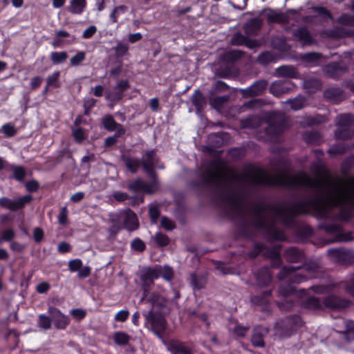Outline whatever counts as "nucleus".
I'll return each instance as SVG.
<instances>
[{
	"label": "nucleus",
	"instance_id": "nucleus-1",
	"mask_svg": "<svg viewBox=\"0 0 354 354\" xmlns=\"http://www.w3.org/2000/svg\"><path fill=\"white\" fill-rule=\"evenodd\" d=\"M235 178L247 182L253 185H266L269 187H283L290 189L304 186L315 189L317 195L306 201L294 202L286 207L290 215L284 216V223L291 225L299 216L309 215L311 210L314 212L327 202L333 196V194L326 198L324 196V182L321 179H314L304 171L297 175L288 176L286 172H282L273 176L261 167L253 164H248L244 167V172L236 174Z\"/></svg>",
	"mask_w": 354,
	"mask_h": 354
},
{
	"label": "nucleus",
	"instance_id": "nucleus-2",
	"mask_svg": "<svg viewBox=\"0 0 354 354\" xmlns=\"http://www.w3.org/2000/svg\"><path fill=\"white\" fill-rule=\"evenodd\" d=\"M272 211L276 217L288 228H292L295 225L294 221L291 225H286L284 223V216H288L290 213L286 207L277 205L260 203L254 205L252 209V214L254 221L252 225L257 229L264 230L266 237L271 241H285L287 240L286 235L283 230L278 229L274 223L268 222L264 216L266 211Z\"/></svg>",
	"mask_w": 354,
	"mask_h": 354
},
{
	"label": "nucleus",
	"instance_id": "nucleus-3",
	"mask_svg": "<svg viewBox=\"0 0 354 354\" xmlns=\"http://www.w3.org/2000/svg\"><path fill=\"white\" fill-rule=\"evenodd\" d=\"M348 181L350 187H337L333 192V196L328 203L331 207H340L337 215V219L342 221H350L353 217L352 207L354 208V176L349 177Z\"/></svg>",
	"mask_w": 354,
	"mask_h": 354
},
{
	"label": "nucleus",
	"instance_id": "nucleus-4",
	"mask_svg": "<svg viewBox=\"0 0 354 354\" xmlns=\"http://www.w3.org/2000/svg\"><path fill=\"white\" fill-rule=\"evenodd\" d=\"M301 266H284L277 274L279 280L287 281L279 286L278 288L279 295L283 297L292 295L296 292L295 284H299L306 281L308 279L306 274L296 272L301 269Z\"/></svg>",
	"mask_w": 354,
	"mask_h": 354
},
{
	"label": "nucleus",
	"instance_id": "nucleus-5",
	"mask_svg": "<svg viewBox=\"0 0 354 354\" xmlns=\"http://www.w3.org/2000/svg\"><path fill=\"white\" fill-rule=\"evenodd\" d=\"M263 122L267 124L264 132L272 138H276L281 136L286 127V118L279 111H274L266 113L263 117Z\"/></svg>",
	"mask_w": 354,
	"mask_h": 354
},
{
	"label": "nucleus",
	"instance_id": "nucleus-6",
	"mask_svg": "<svg viewBox=\"0 0 354 354\" xmlns=\"http://www.w3.org/2000/svg\"><path fill=\"white\" fill-rule=\"evenodd\" d=\"M144 317L145 325H147V328L163 342L165 340L164 337L167 328V322L165 318L152 309L145 314Z\"/></svg>",
	"mask_w": 354,
	"mask_h": 354
},
{
	"label": "nucleus",
	"instance_id": "nucleus-7",
	"mask_svg": "<svg viewBox=\"0 0 354 354\" xmlns=\"http://www.w3.org/2000/svg\"><path fill=\"white\" fill-rule=\"evenodd\" d=\"M318 229L324 231L327 234L334 236L333 241H348L353 240V237L351 232H344L343 227L339 224L330 223L327 221L320 222Z\"/></svg>",
	"mask_w": 354,
	"mask_h": 354
},
{
	"label": "nucleus",
	"instance_id": "nucleus-8",
	"mask_svg": "<svg viewBox=\"0 0 354 354\" xmlns=\"http://www.w3.org/2000/svg\"><path fill=\"white\" fill-rule=\"evenodd\" d=\"M198 177L201 181L192 180L189 183V186L194 189L207 187L217 183L221 180V175L216 171L207 169L204 172H199Z\"/></svg>",
	"mask_w": 354,
	"mask_h": 354
},
{
	"label": "nucleus",
	"instance_id": "nucleus-9",
	"mask_svg": "<svg viewBox=\"0 0 354 354\" xmlns=\"http://www.w3.org/2000/svg\"><path fill=\"white\" fill-rule=\"evenodd\" d=\"M32 200V196L30 194L21 196L15 201L3 196L0 198V206L10 212H17L23 209L28 204L30 203Z\"/></svg>",
	"mask_w": 354,
	"mask_h": 354
},
{
	"label": "nucleus",
	"instance_id": "nucleus-10",
	"mask_svg": "<svg viewBox=\"0 0 354 354\" xmlns=\"http://www.w3.org/2000/svg\"><path fill=\"white\" fill-rule=\"evenodd\" d=\"M328 257L335 262L342 265L354 263V252L345 248H333L327 252Z\"/></svg>",
	"mask_w": 354,
	"mask_h": 354
},
{
	"label": "nucleus",
	"instance_id": "nucleus-11",
	"mask_svg": "<svg viewBox=\"0 0 354 354\" xmlns=\"http://www.w3.org/2000/svg\"><path fill=\"white\" fill-rule=\"evenodd\" d=\"M324 308L333 310H342L351 306V301L335 295H329L323 298Z\"/></svg>",
	"mask_w": 354,
	"mask_h": 354
},
{
	"label": "nucleus",
	"instance_id": "nucleus-12",
	"mask_svg": "<svg viewBox=\"0 0 354 354\" xmlns=\"http://www.w3.org/2000/svg\"><path fill=\"white\" fill-rule=\"evenodd\" d=\"M295 87V83L290 80H277L271 84L269 91L274 96L279 98L286 94L290 93Z\"/></svg>",
	"mask_w": 354,
	"mask_h": 354
},
{
	"label": "nucleus",
	"instance_id": "nucleus-13",
	"mask_svg": "<svg viewBox=\"0 0 354 354\" xmlns=\"http://www.w3.org/2000/svg\"><path fill=\"white\" fill-rule=\"evenodd\" d=\"M48 313L50 315L52 322L57 329L64 330L70 324L71 319L68 315L62 313V311L54 306H49Z\"/></svg>",
	"mask_w": 354,
	"mask_h": 354
},
{
	"label": "nucleus",
	"instance_id": "nucleus-14",
	"mask_svg": "<svg viewBox=\"0 0 354 354\" xmlns=\"http://www.w3.org/2000/svg\"><path fill=\"white\" fill-rule=\"evenodd\" d=\"M157 182L156 180L153 179V181L151 183H147L145 182L141 178H136L135 180H133L129 185H128V189L133 192L135 193L138 192H144L147 194H152L155 192L156 188L155 186L156 185Z\"/></svg>",
	"mask_w": 354,
	"mask_h": 354
},
{
	"label": "nucleus",
	"instance_id": "nucleus-15",
	"mask_svg": "<svg viewBox=\"0 0 354 354\" xmlns=\"http://www.w3.org/2000/svg\"><path fill=\"white\" fill-rule=\"evenodd\" d=\"M268 333V328L261 325L255 326L250 337L252 345L255 348H263L266 345L264 338Z\"/></svg>",
	"mask_w": 354,
	"mask_h": 354
},
{
	"label": "nucleus",
	"instance_id": "nucleus-16",
	"mask_svg": "<svg viewBox=\"0 0 354 354\" xmlns=\"http://www.w3.org/2000/svg\"><path fill=\"white\" fill-rule=\"evenodd\" d=\"M268 86V82L264 80L255 81L252 85L242 89L241 93L244 98L261 95Z\"/></svg>",
	"mask_w": 354,
	"mask_h": 354
},
{
	"label": "nucleus",
	"instance_id": "nucleus-17",
	"mask_svg": "<svg viewBox=\"0 0 354 354\" xmlns=\"http://www.w3.org/2000/svg\"><path fill=\"white\" fill-rule=\"evenodd\" d=\"M156 155L155 149L147 151L145 153V157L140 160L143 170L146 172V174L153 179L157 180V174L154 171V160Z\"/></svg>",
	"mask_w": 354,
	"mask_h": 354
},
{
	"label": "nucleus",
	"instance_id": "nucleus-18",
	"mask_svg": "<svg viewBox=\"0 0 354 354\" xmlns=\"http://www.w3.org/2000/svg\"><path fill=\"white\" fill-rule=\"evenodd\" d=\"M283 258L288 263H301L306 261V254L304 252L299 248L290 246L284 250Z\"/></svg>",
	"mask_w": 354,
	"mask_h": 354
},
{
	"label": "nucleus",
	"instance_id": "nucleus-19",
	"mask_svg": "<svg viewBox=\"0 0 354 354\" xmlns=\"http://www.w3.org/2000/svg\"><path fill=\"white\" fill-rule=\"evenodd\" d=\"M163 344L171 354H192V349L187 346L184 342L178 339L165 340Z\"/></svg>",
	"mask_w": 354,
	"mask_h": 354
},
{
	"label": "nucleus",
	"instance_id": "nucleus-20",
	"mask_svg": "<svg viewBox=\"0 0 354 354\" xmlns=\"http://www.w3.org/2000/svg\"><path fill=\"white\" fill-rule=\"evenodd\" d=\"M283 326L288 328L286 332L284 333L286 336H290L293 333L296 332L297 329L302 327L304 322L302 318L299 315H293L286 317L282 322Z\"/></svg>",
	"mask_w": 354,
	"mask_h": 354
},
{
	"label": "nucleus",
	"instance_id": "nucleus-21",
	"mask_svg": "<svg viewBox=\"0 0 354 354\" xmlns=\"http://www.w3.org/2000/svg\"><path fill=\"white\" fill-rule=\"evenodd\" d=\"M347 71V68L339 62H331L324 68V73L330 78L338 79Z\"/></svg>",
	"mask_w": 354,
	"mask_h": 354
},
{
	"label": "nucleus",
	"instance_id": "nucleus-22",
	"mask_svg": "<svg viewBox=\"0 0 354 354\" xmlns=\"http://www.w3.org/2000/svg\"><path fill=\"white\" fill-rule=\"evenodd\" d=\"M222 202L232 205L234 209L240 210L242 209V200L234 189H230L220 196Z\"/></svg>",
	"mask_w": 354,
	"mask_h": 354
},
{
	"label": "nucleus",
	"instance_id": "nucleus-23",
	"mask_svg": "<svg viewBox=\"0 0 354 354\" xmlns=\"http://www.w3.org/2000/svg\"><path fill=\"white\" fill-rule=\"evenodd\" d=\"M255 279L259 287L268 286L272 279L270 268L267 266L260 268L255 273Z\"/></svg>",
	"mask_w": 354,
	"mask_h": 354
},
{
	"label": "nucleus",
	"instance_id": "nucleus-24",
	"mask_svg": "<svg viewBox=\"0 0 354 354\" xmlns=\"http://www.w3.org/2000/svg\"><path fill=\"white\" fill-rule=\"evenodd\" d=\"M272 296V290H265L260 295H253L250 298L251 303L254 306L262 307L263 310L269 309L270 298Z\"/></svg>",
	"mask_w": 354,
	"mask_h": 354
},
{
	"label": "nucleus",
	"instance_id": "nucleus-25",
	"mask_svg": "<svg viewBox=\"0 0 354 354\" xmlns=\"http://www.w3.org/2000/svg\"><path fill=\"white\" fill-rule=\"evenodd\" d=\"M295 227L294 234L299 242H304L309 239L313 234V230L308 225H299L293 226Z\"/></svg>",
	"mask_w": 354,
	"mask_h": 354
},
{
	"label": "nucleus",
	"instance_id": "nucleus-26",
	"mask_svg": "<svg viewBox=\"0 0 354 354\" xmlns=\"http://www.w3.org/2000/svg\"><path fill=\"white\" fill-rule=\"evenodd\" d=\"M152 307L163 308L167 306V299L158 291L151 292L145 299Z\"/></svg>",
	"mask_w": 354,
	"mask_h": 354
},
{
	"label": "nucleus",
	"instance_id": "nucleus-27",
	"mask_svg": "<svg viewBox=\"0 0 354 354\" xmlns=\"http://www.w3.org/2000/svg\"><path fill=\"white\" fill-rule=\"evenodd\" d=\"M300 306L305 309L310 310H324L323 299L312 296L300 302Z\"/></svg>",
	"mask_w": 354,
	"mask_h": 354
},
{
	"label": "nucleus",
	"instance_id": "nucleus-28",
	"mask_svg": "<svg viewBox=\"0 0 354 354\" xmlns=\"http://www.w3.org/2000/svg\"><path fill=\"white\" fill-rule=\"evenodd\" d=\"M120 158L128 171L131 174H136L140 166H142L141 160L138 158L123 153L121 155Z\"/></svg>",
	"mask_w": 354,
	"mask_h": 354
},
{
	"label": "nucleus",
	"instance_id": "nucleus-29",
	"mask_svg": "<svg viewBox=\"0 0 354 354\" xmlns=\"http://www.w3.org/2000/svg\"><path fill=\"white\" fill-rule=\"evenodd\" d=\"M263 122V118L258 115H250L241 120V126L243 129H256L260 127Z\"/></svg>",
	"mask_w": 354,
	"mask_h": 354
},
{
	"label": "nucleus",
	"instance_id": "nucleus-30",
	"mask_svg": "<svg viewBox=\"0 0 354 354\" xmlns=\"http://www.w3.org/2000/svg\"><path fill=\"white\" fill-rule=\"evenodd\" d=\"M131 85L127 80H120L113 87L112 96L115 100H121L124 97V92L130 88Z\"/></svg>",
	"mask_w": 354,
	"mask_h": 354
},
{
	"label": "nucleus",
	"instance_id": "nucleus-31",
	"mask_svg": "<svg viewBox=\"0 0 354 354\" xmlns=\"http://www.w3.org/2000/svg\"><path fill=\"white\" fill-rule=\"evenodd\" d=\"M191 101L192 104L194 106L197 113H201L207 104L205 97L203 95L202 92L198 89L196 90L193 93L191 97Z\"/></svg>",
	"mask_w": 354,
	"mask_h": 354
},
{
	"label": "nucleus",
	"instance_id": "nucleus-32",
	"mask_svg": "<svg viewBox=\"0 0 354 354\" xmlns=\"http://www.w3.org/2000/svg\"><path fill=\"white\" fill-rule=\"evenodd\" d=\"M262 27V21L259 18H252L250 19L245 26V32L246 35L257 36Z\"/></svg>",
	"mask_w": 354,
	"mask_h": 354
},
{
	"label": "nucleus",
	"instance_id": "nucleus-33",
	"mask_svg": "<svg viewBox=\"0 0 354 354\" xmlns=\"http://www.w3.org/2000/svg\"><path fill=\"white\" fill-rule=\"evenodd\" d=\"M123 223L124 227L129 231L136 230L139 226L137 216L131 209L126 212Z\"/></svg>",
	"mask_w": 354,
	"mask_h": 354
},
{
	"label": "nucleus",
	"instance_id": "nucleus-34",
	"mask_svg": "<svg viewBox=\"0 0 354 354\" xmlns=\"http://www.w3.org/2000/svg\"><path fill=\"white\" fill-rule=\"evenodd\" d=\"M6 171L12 172V178L18 182H23L26 176V170L22 165H8Z\"/></svg>",
	"mask_w": 354,
	"mask_h": 354
},
{
	"label": "nucleus",
	"instance_id": "nucleus-35",
	"mask_svg": "<svg viewBox=\"0 0 354 354\" xmlns=\"http://www.w3.org/2000/svg\"><path fill=\"white\" fill-rule=\"evenodd\" d=\"M293 35L298 39L299 41L306 45H310L313 43V38L310 35L308 28L305 26L295 30Z\"/></svg>",
	"mask_w": 354,
	"mask_h": 354
},
{
	"label": "nucleus",
	"instance_id": "nucleus-36",
	"mask_svg": "<svg viewBox=\"0 0 354 354\" xmlns=\"http://www.w3.org/2000/svg\"><path fill=\"white\" fill-rule=\"evenodd\" d=\"M324 95L326 98L338 103L342 101L344 98V93L343 90L339 88H329L324 91Z\"/></svg>",
	"mask_w": 354,
	"mask_h": 354
},
{
	"label": "nucleus",
	"instance_id": "nucleus-37",
	"mask_svg": "<svg viewBox=\"0 0 354 354\" xmlns=\"http://www.w3.org/2000/svg\"><path fill=\"white\" fill-rule=\"evenodd\" d=\"M160 278V271L155 267H146L142 270L140 275L141 281H149L151 282Z\"/></svg>",
	"mask_w": 354,
	"mask_h": 354
},
{
	"label": "nucleus",
	"instance_id": "nucleus-38",
	"mask_svg": "<svg viewBox=\"0 0 354 354\" xmlns=\"http://www.w3.org/2000/svg\"><path fill=\"white\" fill-rule=\"evenodd\" d=\"M243 55V53L241 50H230L222 55L221 59L223 62L233 64L239 60L242 57Z\"/></svg>",
	"mask_w": 354,
	"mask_h": 354
},
{
	"label": "nucleus",
	"instance_id": "nucleus-39",
	"mask_svg": "<svg viewBox=\"0 0 354 354\" xmlns=\"http://www.w3.org/2000/svg\"><path fill=\"white\" fill-rule=\"evenodd\" d=\"M190 283L194 290H199L205 287L207 278L204 275L194 272L190 275Z\"/></svg>",
	"mask_w": 354,
	"mask_h": 354
},
{
	"label": "nucleus",
	"instance_id": "nucleus-40",
	"mask_svg": "<svg viewBox=\"0 0 354 354\" xmlns=\"http://www.w3.org/2000/svg\"><path fill=\"white\" fill-rule=\"evenodd\" d=\"M86 7V0H71L68 11L73 15H81Z\"/></svg>",
	"mask_w": 354,
	"mask_h": 354
},
{
	"label": "nucleus",
	"instance_id": "nucleus-41",
	"mask_svg": "<svg viewBox=\"0 0 354 354\" xmlns=\"http://www.w3.org/2000/svg\"><path fill=\"white\" fill-rule=\"evenodd\" d=\"M278 76L288 78H297L298 72L292 66H281L276 70Z\"/></svg>",
	"mask_w": 354,
	"mask_h": 354
},
{
	"label": "nucleus",
	"instance_id": "nucleus-42",
	"mask_svg": "<svg viewBox=\"0 0 354 354\" xmlns=\"http://www.w3.org/2000/svg\"><path fill=\"white\" fill-rule=\"evenodd\" d=\"M304 87L307 93H315L322 89V84L317 78H310L304 81Z\"/></svg>",
	"mask_w": 354,
	"mask_h": 354
},
{
	"label": "nucleus",
	"instance_id": "nucleus-43",
	"mask_svg": "<svg viewBox=\"0 0 354 354\" xmlns=\"http://www.w3.org/2000/svg\"><path fill=\"white\" fill-rule=\"evenodd\" d=\"M281 246H274L268 250V253L272 261V266L274 268L279 267L282 263V260L281 257Z\"/></svg>",
	"mask_w": 354,
	"mask_h": 354
},
{
	"label": "nucleus",
	"instance_id": "nucleus-44",
	"mask_svg": "<svg viewBox=\"0 0 354 354\" xmlns=\"http://www.w3.org/2000/svg\"><path fill=\"white\" fill-rule=\"evenodd\" d=\"M286 102L290 106L292 110L298 111L306 106L307 100L304 96L299 95L293 99H288Z\"/></svg>",
	"mask_w": 354,
	"mask_h": 354
},
{
	"label": "nucleus",
	"instance_id": "nucleus-45",
	"mask_svg": "<svg viewBox=\"0 0 354 354\" xmlns=\"http://www.w3.org/2000/svg\"><path fill=\"white\" fill-rule=\"evenodd\" d=\"M337 126L350 128L354 125V116L351 113L341 114L337 117Z\"/></svg>",
	"mask_w": 354,
	"mask_h": 354
},
{
	"label": "nucleus",
	"instance_id": "nucleus-46",
	"mask_svg": "<svg viewBox=\"0 0 354 354\" xmlns=\"http://www.w3.org/2000/svg\"><path fill=\"white\" fill-rule=\"evenodd\" d=\"M303 139L308 144L317 145L320 142L322 136L317 131H308L303 134Z\"/></svg>",
	"mask_w": 354,
	"mask_h": 354
},
{
	"label": "nucleus",
	"instance_id": "nucleus-47",
	"mask_svg": "<svg viewBox=\"0 0 354 354\" xmlns=\"http://www.w3.org/2000/svg\"><path fill=\"white\" fill-rule=\"evenodd\" d=\"M342 333L346 342H354V320H347L345 322V329Z\"/></svg>",
	"mask_w": 354,
	"mask_h": 354
},
{
	"label": "nucleus",
	"instance_id": "nucleus-48",
	"mask_svg": "<svg viewBox=\"0 0 354 354\" xmlns=\"http://www.w3.org/2000/svg\"><path fill=\"white\" fill-rule=\"evenodd\" d=\"M102 124L103 127L108 131L112 132L117 129L118 123L113 116L111 114L104 115L102 119Z\"/></svg>",
	"mask_w": 354,
	"mask_h": 354
},
{
	"label": "nucleus",
	"instance_id": "nucleus-49",
	"mask_svg": "<svg viewBox=\"0 0 354 354\" xmlns=\"http://www.w3.org/2000/svg\"><path fill=\"white\" fill-rule=\"evenodd\" d=\"M354 136V132L351 131L350 128L339 127L335 131V138L336 140H349Z\"/></svg>",
	"mask_w": 354,
	"mask_h": 354
},
{
	"label": "nucleus",
	"instance_id": "nucleus-50",
	"mask_svg": "<svg viewBox=\"0 0 354 354\" xmlns=\"http://www.w3.org/2000/svg\"><path fill=\"white\" fill-rule=\"evenodd\" d=\"M157 268L160 271V277H162L165 281H171L174 276L173 268L169 265L158 266Z\"/></svg>",
	"mask_w": 354,
	"mask_h": 354
},
{
	"label": "nucleus",
	"instance_id": "nucleus-51",
	"mask_svg": "<svg viewBox=\"0 0 354 354\" xmlns=\"http://www.w3.org/2000/svg\"><path fill=\"white\" fill-rule=\"evenodd\" d=\"M59 77L60 71H54L51 75H49L46 80L47 87H53L55 88H60L61 83L59 82Z\"/></svg>",
	"mask_w": 354,
	"mask_h": 354
},
{
	"label": "nucleus",
	"instance_id": "nucleus-52",
	"mask_svg": "<svg viewBox=\"0 0 354 354\" xmlns=\"http://www.w3.org/2000/svg\"><path fill=\"white\" fill-rule=\"evenodd\" d=\"M129 46L127 44L118 41L115 46L113 47L116 58H122L128 54Z\"/></svg>",
	"mask_w": 354,
	"mask_h": 354
},
{
	"label": "nucleus",
	"instance_id": "nucleus-53",
	"mask_svg": "<svg viewBox=\"0 0 354 354\" xmlns=\"http://www.w3.org/2000/svg\"><path fill=\"white\" fill-rule=\"evenodd\" d=\"M329 207H332L329 204L325 203L315 211L316 215L318 218L323 220H328L330 217V209Z\"/></svg>",
	"mask_w": 354,
	"mask_h": 354
},
{
	"label": "nucleus",
	"instance_id": "nucleus-54",
	"mask_svg": "<svg viewBox=\"0 0 354 354\" xmlns=\"http://www.w3.org/2000/svg\"><path fill=\"white\" fill-rule=\"evenodd\" d=\"M113 338L114 342L119 346H125L130 340V336L127 333L122 331L115 332L113 334Z\"/></svg>",
	"mask_w": 354,
	"mask_h": 354
},
{
	"label": "nucleus",
	"instance_id": "nucleus-55",
	"mask_svg": "<svg viewBox=\"0 0 354 354\" xmlns=\"http://www.w3.org/2000/svg\"><path fill=\"white\" fill-rule=\"evenodd\" d=\"M128 10V7L124 5H120L113 8L109 15V20L112 24L118 22V18L120 15L125 13Z\"/></svg>",
	"mask_w": 354,
	"mask_h": 354
},
{
	"label": "nucleus",
	"instance_id": "nucleus-56",
	"mask_svg": "<svg viewBox=\"0 0 354 354\" xmlns=\"http://www.w3.org/2000/svg\"><path fill=\"white\" fill-rule=\"evenodd\" d=\"M68 57V54L66 51H54L50 55V59L53 64H59L64 62Z\"/></svg>",
	"mask_w": 354,
	"mask_h": 354
},
{
	"label": "nucleus",
	"instance_id": "nucleus-57",
	"mask_svg": "<svg viewBox=\"0 0 354 354\" xmlns=\"http://www.w3.org/2000/svg\"><path fill=\"white\" fill-rule=\"evenodd\" d=\"M270 23L285 24L288 22L287 17L283 13L272 12L267 15Z\"/></svg>",
	"mask_w": 354,
	"mask_h": 354
},
{
	"label": "nucleus",
	"instance_id": "nucleus-58",
	"mask_svg": "<svg viewBox=\"0 0 354 354\" xmlns=\"http://www.w3.org/2000/svg\"><path fill=\"white\" fill-rule=\"evenodd\" d=\"M238 232L239 235L241 236H250L249 224L246 219L243 216H240V222L238 225Z\"/></svg>",
	"mask_w": 354,
	"mask_h": 354
},
{
	"label": "nucleus",
	"instance_id": "nucleus-59",
	"mask_svg": "<svg viewBox=\"0 0 354 354\" xmlns=\"http://www.w3.org/2000/svg\"><path fill=\"white\" fill-rule=\"evenodd\" d=\"M275 56L270 51H263L258 56V62L263 65L274 62Z\"/></svg>",
	"mask_w": 354,
	"mask_h": 354
},
{
	"label": "nucleus",
	"instance_id": "nucleus-60",
	"mask_svg": "<svg viewBox=\"0 0 354 354\" xmlns=\"http://www.w3.org/2000/svg\"><path fill=\"white\" fill-rule=\"evenodd\" d=\"M52 319L44 314L38 316V326L44 330H49L51 328Z\"/></svg>",
	"mask_w": 354,
	"mask_h": 354
},
{
	"label": "nucleus",
	"instance_id": "nucleus-61",
	"mask_svg": "<svg viewBox=\"0 0 354 354\" xmlns=\"http://www.w3.org/2000/svg\"><path fill=\"white\" fill-rule=\"evenodd\" d=\"M85 59L86 53L80 50L70 59V64L74 67L79 66Z\"/></svg>",
	"mask_w": 354,
	"mask_h": 354
},
{
	"label": "nucleus",
	"instance_id": "nucleus-62",
	"mask_svg": "<svg viewBox=\"0 0 354 354\" xmlns=\"http://www.w3.org/2000/svg\"><path fill=\"white\" fill-rule=\"evenodd\" d=\"M347 147L344 143H337L333 145L328 150L330 155H342L346 152Z\"/></svg>",
	"mask_w": 354,
	"mask_h": 354
},
{
	"label": "nucleus",
	"instance_id": "nucleus-63",
	"mask_svg": "<svg viewBox=\"0 0 354 354\" xmlns=\"http://www.w3.org/2000/svg\"><path fill=\"white\" fill-rule=\"evenodd\" d=\"M1 131L4 133L6 138L13 137L17 133V131L15 125L10 122L4 124L0 129V132Z\"/></svg>",
	"mask_w": 354,
	"mask_h": 354
},
{
	"label": "nucleus",
	"instance_id": "nucleus-64",
	"mask_svg": "<svg viewBox=\"0 0 354 354\" xmlns=\"http://www.w3.org/2000/svg\"><path fill=\"white\" fill-rule=\"evenodd\" d=\"M337 23L343 26H354V16L343 13L338 17Z\"/></svg>",
	"mask_w": 354,
	"mask_h": 354
}]
</instances>
